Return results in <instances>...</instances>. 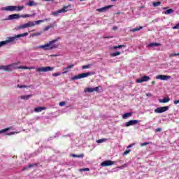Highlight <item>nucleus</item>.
Listing matches in <instances>:
<instances>
[{
  "label": "nucleus",
  "instance_id": "1",
  "mask_svg": "<svg viewBox=\"0 0 179 179\" xmlns=\"http://www.w3.org/2000/svg\"><path fill=\"white\" fill-rule=\"evenodd\" d=\"M58 40H59V38L50 41L45 45H41L36 46L35 48L36 50L38 48H42V50H44V51H50L51 50H55V48H58V44L56 43L57 41H58Z\"/></svg>",
  "mask_w": 179,
  "mask_h": 179
},
{
  "label": "nucleus",
  "instance_id": "2",
  "mask_svg": "<svg viewBox=\"0 0 179 179\" xmlns=\"http://www.w3.org/2000/svg\"><path fill=\"white\" fill-rule=\"evenodd\" d=\"M20 65V62H15L7 66H0V70L10 72L13 69H23V66Z\"/></svg>",
  "mask_w": 179,
  "mask_h": 179
},
{
  "label": "nucleus",
  "instance_id": "3",
  "mask_svg": "<svg viewBox=\"0 0 179 179\" xmlns=\"http://www.w3.org/2000/svg\"><path fill=\"white\" fill-rule=\"evenodd\" d=\"M20 37H23V34H20L13 37H8L6 41H0V48L1 47H5V45H8V44H10V43L15 44L16 41H17L18 38H20Z\"/></svg>",
  "mask_w": 179,
  "mask_h": 179
},
{
  "label": "nucleus",
  "instance_id": "4",
  "mask_svg": "<svg viewBox=\"0 0 179 179\" xmlns=\"http://www.w3.org/2000/svg\"><path fill=\"white\" fill-rule=\"evenodd\" d=\"M22 9H23V6H7L6 7H2L0 10L6 12H20Z\"/></svg>",
  "mask_w": 179,
  "mask_h": 179
},
{
  "label": "nucleus",
  "instance_id": "5",
  "mask_svg": "<svg viewBox=\"0 0 179 179\" xmlns=\"http://www.w3.org/2000/svg\"><path fill=\"white\" fill-rule=\"evenodd\" d=\"M92 75V73L88 72V73H83L78 74L77 76H74L73 77L71 78L72 80H76L78 79H83V78H87V76H90Z\"/></svg>",
  "mask_w": 179,
  "mask_h": 179
},
{
  "label": "nucleus",
  "instance_id": "6",
  "mask_svg": "<svg viewBox=\"0 0 179 179\" xmlns=\"http://www.w3.org/2000/svg\"><path fill=\"white\" fill-rule=\"evenodd\" d=\"M51 71H54V67L46 66L36 68V72H50Z\"/></svg>",
  "mask_w": 179,
  "mask_h": 179
},
{
  "label": "nucleus",
  "instance_id": "7",
  "mask_svg": "<svg viewBox=\"0 0 179 179\" xmlns=\"http://www.w3.org/2000/svg\"><path fill=\"white\" fill-rule=\"evenodd\" d=\"M41 22V21L28 22L27 23L23 24V29H27V27H33L36 24H40Z\"/></svg>",
  "mask_w": 179,
  "mask_h": 179
},
{
  "label": "nucleus",
  "instance_id": "8",
  "mask_svg": "<svg viewBox=\"0 0 179 179\" xmlns=\"http://www.w3.org/2000/svg\"><path fill=\"white\" fill-rule=\"evenodd\" d=\"M69 6H64V8H62L60 10H58L57 11H55V12L52 13V15L53 16H58V15H59V13H65V12H68L67 9H68V8H69Z\"/></svg>",
  "mask_w": 179,
  "mask_h": 179
},
{
  "label": "nucleus",
  "instance_id": "9",
  "mask_svg": "<svg viewBox=\"0 0 179 179\" xmlns=\"http://www.w3.org/2000/svg\"><path fill=\"white\" fill-rule=\"evenodd\" d=\"M169 108V106L159 107L155 110V113H157V114H162V113H166V111H168Z\"/></svg>",
  "mask_w": 179,
  "mask_h": 179
},
{
  "label": "nucleus",
  "instance_id": "10",
  "mask_svg": "<svg viewBox=\"0 0 179 179\" xmlns=\"http://www.w3.org/2000/svg\"><path fill=\"white\" fill-rule=\"evenodd\" d=\"M116 162L111 161V160H106L101 163V166L102 167H108V166H113L115 164Z\"/></svg>",
  "mask_w": 179,
  "mask_h": 179
},
{
  "label": "nucleus",
  "instance_id": "11",
  "mask_svg": "<svg viewBox=\"0 0 179 179\" xmlns=\"http://www.w3.org/2000/svg\"><path fill=\"white\" fill-rule=\"evenodd\" d=\"M11 129L12 127H8L4 129L0 130V134H4V135H8V136L15 135V134H16V132L15 131L8 132L9 129Z\"/></svg>",
  "mask_w": 179,
  "mask_h": 179
},
{
  "label": "nucleus",
  "instance_id": "12",
  "mask_svg": "<svg viewBox=\"0 0 179 179\" xmlns=\"http://www.w3.org/2000/svg\"><path fill=\"white\" fill-rule=\"evenodd\" d=\"M149 80H150V77L144 76L141 78L137 79L136 82V83H143V82H149Z\"/></svg>",
  "mask_w": 179,
  "mask_h": 179
},
{
  "label": "nucleus",
  "instance_id": "13",
  "mask_svg": "<svg viewBox=\"0 0 179 179\" xmlns=\"http://www.w3.org/2000/svg\"><path fill=\"white\" fill-rule=\"evenodd\" d=\"M20 19V15L19 14H11L8 16V18L5 19V20H15Z\"/></svg>",
  "mask_w": 179,
  "mask_h": 179
},
{
  "label": "nucleus",
  "instance_id": "14",
  "mask_svg": "<svg viewBox=\"0 0 179 179\" xmlns=\"http://www.w3.org/2000/svg\"><path fill=\"white\" fill-rule=\"evenodd\" d=\"M156 79H159L160 80H169V79H171V76L166 75H158L156 76Z\"/></svg>",
  "mask_w": 179,
  "mask_h": 179
},
{
  "label": "nucleus",
  "instance_id": "15",
  "mask_svg": "<svg viewBox=\"0 0 179 179\" xmlns=\"http://www.w3.org/2000/svg\"><path fill=\"white\" fill-rule=\"evenodd\" d=\"M100 89V87H88L85 89V92H88V93H93V92H99Z\"/></svg>",
  "mask_w": 179,
  "mask_h": 179
},
{
  "label": "nucleus",
  "instance_id": "16",
  "mask_svg": "<svg viewBox=\"0 0 179 179\" xmlns=\"http://www.w3.org/2000/svg\"><path fill=\"white\" fill-rule=\"evenodd\" d=\"M138 122H141V120H129V122H126L125 127H131L138 124Z\"/></svg>",
  "mask_w": 179,
  "mask_h": 179
},
{
  "label": "nucleus",
  "instance_id": "17",
  "mask_svg": "<svg viewBox=\"0 0 179 179\" xmlns=\"http://www.w3.org/2000/svg\"><path fill=\"white\" fill-rule=\"evenodd\" d=\"M73 66H75V64H71L69 66H68L67 67H65L63 69V74L65 73H68V72H69V71H71V69H72V68H73Z\"/></svg>",
  "mask_w": 179,
  "mask_h": 179
},
{
  "label": "nucleus",
  "instance_id": "18",
  "mask_svg": "<svg viewBox=\"0 0 179 179\" xmlns=\"http://www.w3.org/2000/svg\"><path fill=\"white\" fill-rule=\"evenodd\" d=\"M113 6H105V7H103V8H98L96 9L97 12H101V13H103V12H107V10H108V9H110V8H112Z\"/></svg>",
  "mask_w": 179,
  "mask_h": 179
},
{
  "label": "nucleus",
  "instance_id": "19",
  "mask_svg": "<svg viewBox=\"0 0 179 179\" xmlns=\"http://www.w3.org/2000/svg\"><path fill=\"white\" fill-rule=\"evenodd\" d=\"M37 5H38V3H36V1H29L26 6H37Z\"/></svg>",
  "mask_w": 179,
  "mask_h": 179
},
{
  "label": "nucleus",
  "instance_id": "20",
  "mask_svg": "<svg viewBox=\"0 0 179 179\" xmlns=\"http://www.w3.org/2000/svg\"><path fill=\"white\" fill-rule=\"evenodd\" d=\"M132 113H127L122 115L123 120H127V118H129V117H131Z\"/></svg>",
  "mask_w": 179,
  "mask_h": 179
},
{
  "label": "nucleus",
  "instance_id": "21",
  "mask_svg": "<svg viewBox=\"0 0 179 179\" xmlns=\"http://www.w3.org/2000/svg\"><path fill=\"white\" fill-rule=\"evenodd\" d=\"M45 107H38L35 108L34 111L35 113H41L43 110H45Z\"/></svg>",
  "mask_w": 179,
  "mask_h": 179
},
{
  "label": "nucleus",
  "instance_id": "22",
  "mask_svg": "<svg viewBox=\"0 0 179 179\" xmlns=\"http://www.w3.org/2000/svg\"><path fill=\"white\" fill-rule=\"evenodd\" d=\"M159 103H169L170 101V98L165 97L162 99H159Z\"/></svg>",
  "mask_w": 179,
  "mask_h": 179
},
{
  "label": "nucleus",
  "instance_id": "23",
  "mask_svg": "<svg viewBox=\"0 0 179 179\" xmlns=\"http://www.w3.org/2000/svg\"><path fill=\"white\" fill-rule=\"evenodd\" d=\"M160 45V43H150L147 45V47L150 48V47H159Z\"/></svg>",
  "mask_w": 179,
  "mask_h": 179
},
{
  "label": "nucleus",
  "instance_id": "24",
  "mask_svg": "<svg viewBox=\"0 0 179 179\" xmlns=\"http://www.w3.org/2000/svg\"><path fill=\"white\" fill-rule=\"evenodd\" d=\"M71 156L72 157H78V158L83 159V157H84L85 155L83 154H80L79 155H78L76 154H71Z\"/></svg>",
  "mask_w": 179,
  "mask_h": 179
},
{
  "label": "nucleus",
  "instance_id": "25",
  "mask_svg": "<svg viewBox=\"0 0 179 179\" xmlns=\"http://www.w3.org/2000/svg\"><path fill=\"white\" fill-rule=\"evenodd\" d=\"M35 166H37V164H29L27 167L24 166L23 168V170H27V169H31V167H34Z\"/></svg>",
  "mask_w": 179,
  "mask_h": 179
},
{
  "label": "nucleus",
  "instance_id": "26",
  "mask_svg": "<svg viewBox=\"0 0 179 179\" xmlns=\"http://www.w3.org/2000/svg\"><path fill=\"white\" fill-rule=\"evenodd\" d=\"M174 13V10L170 8L165 11V15H171V13Z\"/></svg>",
  "mask_w": 179,
  "mask_h": 179
},
{
  "label": "nucleus",
  "instance_id": "27",
  "mask_svg": "<svg viewBox=\"0 0 179 179\" xmlns=\"http://www.w3.org/2000/svg\"><path fill=\"white\" fill-rule=\"evenodd\" d=\"M33 97V94H28L23 96V100H29V99H31Z\"/></svg>",
  "mask_w": 179,
  "mask_h": 179
},
{
  "label": "nucleus",
  "instance_id": "28",
  "mask_svg": "<svg viewBox=\"0 0 179 179\" xmlns=\"http://www.w3.org/2000/svg\"><path fill=\"white\" fill-rule=\"evenodd\" d=\"M34 16H36V13H32V14H25L23 15V17H34Z\"/></svg>",
  "mask_w": 179,
  "mask_h": 179
},
{
  "label": "nucleus",
  "instance_id": "29",
  "mask_svg": "<svg viewBox=\"0 0 179 179\" xmlns=\"http://www.w3.org/2000/svg\"><path fill=\"white\" fill-rule=\"evenodd\" d=\"M106 141H108V138H101L96 141V143H103V142H106Z\"/></svg>",
  "mask_w": 179,
  "mask_h": 179
},
{
  "label": "nucleus",
  "instance_id": "30",
  "mask_svg": "<svg viewBox=\"0 0 179 179\" xmlns=\"http://www.w3.org/2000/svg\"><path fill=\"white\" fill-rule=\"evenodd\" d=\"M141 29H143L142 27H136L131 29V31H132L133 33H135V31H139V30H141Z\"/></svg>",
  "mask_w": 179,
  "mask_h": 179
},
{
  "label": "nucleus",
  "instance_id": "31",
  "mask_svg": "<svg viewBox=\"0 0 179 179\" xmlns=\"http://www.w3.org/2000/svg\"><path fill=\"white\" fill-rule=\"evenodd\" d=\"M161 4H162V2H160V1H156V2L152 3V5L155 8H156L157 6H160Z\"/></svg>",
  "mask_w": 179,
  "mask_h": 179
},
{
  "label": "nucleus",
  "instance_id": "32",
  "mask_svg": "<svg viewBox=\"0 0 179 179\" xmlns=\"http://www.w3.org/2000/svg\"><path fill=\"white\" fill-rule=\"evenodd\" d=\"M120 52H115L113 53H110L111 57H117V55H120Z\"/></svg>",
  "mask_w": 179,
  "mask_h": 179
},
{
  "label": "nucleus",
  "instance_id": "33",
  "mask_svg": "<svg viewBox=\"0 0 179 179\" xmlns=\"http://www.w3.org/2000/svg\"><path fill=\"white\" fill-rule=\"evenodd\" d=\"M92 66V64L84 65L82 66L83 69H89Z\"/></svg>",
  "mask_w": 179,
  "mask_h": 179
},
{
  "label": "nucleus",
  "instance_id": "34",
  "mask_svg": "<svg viewBox=\"0 0 179 179\" xmlns=\"http://www.w3.org/2000/svg\"><path fill=\"white\" fill-rule=\"evenodd\" d=\"M122 47H124V45H119L117 46H113V50H117V48H122Z\"/></svg>",
  "mask_w": 179,
  "mask_h": 179
},
{
  "label": "nucleus",
  "instance_id": "35",
  "mask_svg": "<svg viewBox=\"0 0 179 179\" xmlns=\"http://www.w3.org/2000/svg\"><path fill=\"white\" fill-rule=\"evenodd\" d=\"M50 21V18H46V19H44V20H38L37 22H40V23H43V22H48Z\"/></svg>",
  "mask_w": 179,
  "mask_h": 179
},
{
  "label": "nucleus",
  "instance_id": "36",
  "mask_svg": "<svg viewBox=\"0 0 179 179\" xmlns=\"http://www.w3.org/2000/svg\"><path fill=\"white\" fill-rule=\"evenodd\" d=\"M31 36L32 37H36L37 36H41V32H37V33H35V34H32Z\"/></svg>",
  "mask_w": 179,
  "mask_h": 179
},
{
  "label": "nucleus",
  "instance_id": "37",
  "mask_svg": "<svg viewBox=\"0 0 179 179\" xmlns=\"http://www.w3.org/2000/svg\"><path fill=\"white\" fill-rule=\"evenodd\" d=\"M141 146H146V145H150V143L149 142H145V143H141Z\"/></svg>",
  "mask_w": 179,
  "mask_h": 179
},
{
  "label": "nucleus",
  "instance_id": "38",
  "mask_svg": "<svg viewBox=\"0 0 179 179\" xmlns=\"http://www.w3.org/2000/svg\"><path fill=\"white\" fill-rule=\"evenodd\" d=\"M130 152H131V150H126L123 153V155L127 156V155H128Z\"/></svg>",
  "mask_w": 179,
  "mask_h": 179
},
{
  "label": "nucleus",
  "instance_id": "39",
  "mask_svg": "<svg viewBox=\"0 0 179 179\" xmlns=\"http://www.w3.org/2000/svg\"><path fill=\"white\" fill-rule=\"evenodd\" d=\"M90 169L89 168H85V169H80V171H90Z\"/></svg>",
  "mask_w": 179,
  "mask_h": 179
},
{
  "label": "nucleus",
  "instance_id": "40",
  "mask_svg": "<svg viewBox=\"0 0 179 179\" xmlns=\"http://www.w3.org/2000/svg\"><path fill=\"white\" fill-rule=\"evenodd\" d=\"M59 75H61V73H55L52 74V76L57 78V76H59Z\"/></svg>",
  "mask_w": 179,
  "mask_h": 179
},
{
  "label": "nucleus",
  "instance_id": "41",
  "mask_svg": "<svg viewBox=\"0 0 179 179\" xmlns=\"http://www.w3.org/2000/svg\"><path fill=\"white\" fill-rule=\"evenodd\" d=\"M59 106H60V107H64V106H65V101H62L59 103Z\"/></svg>",
  "mask_w": 179,
  "mask_h": 179
},
{
  "label": "nucleus",
  "instance_id": "42",
  "mask_svg": "<svg viewBox=\"0 0 179 179\" xmlns=\"http://www.w3.org/2000/svg\"><path fill=\"white\" fill-rule=\"evenodd\" d=\"M173 29L174 30H176V29H179V23L177 24L175 27H173Z\"/></svg>",
  "mask_w": 179,
  "mask_h": 179
},
{
  "label": "nucleus",
  "instance_id": "43",
  "mask_svg": "<svg viewBox=\"0 0 179 179\" xmlns=\"http://www.w3.org/2000/svg\"><path fill=\"white\" fill-rule=\"evenodd\" d=\"M50 29H51V27H50V25H49L45 28V31H48V30Z\"/></svg>",
  "mask_w": 179,
  "mask_h": 179
},
{
  "label": "nucleus",
  "instance_id": "44",
  "mask_svg": "<svg viewBox=\"0 0 179 179\" xmlns=\"http://www.w3.org/2000/svg\"><path fill=\"white\" fill-rule=\"evenodd\" d=\"M23 69H34V67H26V66H23Z\"/></svg>",
  "mask_w": 179,
  "mask_h": 179
},
{
  "label": "nucleus",
  "instance_id": "45",
  "mask_svg": "<svg viewBox=\"0 0 179 179\" xmlns=\"http://www.w3.org/2000/svg\"><path fill=\"white\" fill-rule=\"evenodd\" d=\"M179 55V53H173L171 55V57H177Z\"/></svg>",
  "mask_w": 179,
  "mask_h": 179
},
{
  "label": "nucleus",
  "instance_id": "46",
  "mask_svg": "<svg viewBox=\"0 0 179 179\" xmlns=\"http://www.w3.org/2000/svg\"><path fill=\"white\" fill-rule=\"evenodd\" d=\"M17 87H18L19 89H23V85H17Z\"/></svg>",
  "mask_w": 179,
  "mask_h": 179
},
{
  "label": "nucleus",
  "instance_id": "47",
  "mask_svg": "<svg viewBox=\"0 0 179 179\" xmlns=\"http://www.w3.org/2000/svg\"><path fill=\"white\" fill-rule=\"evenodd\" d=\"M178 103H179V100H175L173 101V104H176V105L178 104Z\"/></svg>",
  "mask_w": 179,
  "mask_h": 179
},
{
  "label": "nucleus",
  "instance_id": "48",
  "mask_svg": "<svg viewBox=\"0 0 179 179\" xmlns=\"http://www.w3.org/2000/svg\"><path fill=\"white\" fill-rule=\"evenodd\" d=\"M55 22L53 23V24H50L49 26H50V29L51 28H52V27H54V24H55Z\"/></svg>",
  "mask_w": 179,
  "mask_h": 179
},
{
  "label": "nucleus",
  "instance_id": "49",
  "mask_svg": "<svg viewBox=\"0 0 179 179\" xmlns=\"http://www.w3.org/2000/svg\"><path fill=\"white\" fill-rule=\"evenodd\" d=\"M156 132H160V131H162V129L161 128H157L156 129Z\"/></svg>",
  "mask_w": 179,
  "mask_h": 179
},
{
  "label": "nucleus",
  "instance_id": "50",
  "mask_svg": "<svg viewBox=\"0 0 179 179\" xmlns=\"http://www.w3.org/2000/svg\"><path fill=\"white\" fill-rule=\"evenodd\" d=\"M29 33L25 32L23 34V37H26V36H28Z\"/></svg>",
  "mask_w": 179,
  "mask_h": 179
},
{
  "label": "nucleus",
  "instance_id": "51",
  "mask_svg": "<svg viewBox=\"0 0 179 179\" xmlns=\"http://www.w3.org/2000/svg\"><path fill=\"white\" fill-rule=\"evenodd\" d=\"M132 146H134V144H130L129 145H128L127 148L129 149V148H132Z\"/></svg>",
  "mask_w": 179,
  "mask_h": 179
},
{
  "label": "nucleus",
  "instance_id": "52",
  "mask_svg": "<svg viewBox=\"0 0 179 179\" xmlns=\"http://www.w3.org/2000/svg\"><path fill=\"white\" fill-rule=\"evenodd\" d=\"M44 2H50V1H54V0H42Z\"/></svg>",
  "mask_w": 179,
  "mask_h": 179
},
{
  "label": "nucleus",
  "instance_id": "53",
  "mask_svg": "<svg viewBox=\"0 0 179 179\" xmlns=\"http://www.w3.org/2000/svg\"><path fill=\"white\" fill-rule=\"evenodd\" d=\"M57 136H59V133H57V134H55V136H54V138H57Z\"/></svg>",
  "mask_w": 179,
  "mask_h": 179
},
{
  "label": "nucleus",
  "instance_id": "54",
  "mask_svg": "<svg viewBox=\"0 0 179 179\" xmlns=\"http://www.w3.org/2000/svg\"><path fill=\"white\" fill-rule=\"evenodd\" d=\"M151 84H152V85H156V82L152 81V82L151 83Z\"/></svg>",
  "mask_w": 179,
  "mask_h": 179
},
{
  "label": "nucleus",
  "instance_id": "55",
  "mask_svg": "<svg viewBox=\"0 0 179 179\" xmlns=\"http://www.w3.org/2000/svg\"><path fill=\"white\" fill-rule=\"evenodd\" d=\"M146 96H147L148 97H150V96H152V94H147Z\"/></svg>",
  "mask_w": 179,
  "mask_h": 179
},
{
  "label": "nucleus",
  "instance_id": "56",
  "mask_svg": "<svg viewBox=\"0 0 179 179\" xmlns=\"http://www.w3.org/2000/svg\"><path fill=\"white\" fill-rule=\"evenodd\" d=\"M17 29H23V25H20Z\"/></svg>",
  "mask_w": 179,
  "mask_h": 179
},
{
  "label": "nucleus",
  "instance_id": "57",
  "mask_svg": "<svg viewBox=\"0 0 179 179\" xmlns=\"http://www.w3.org/2000/svg\"><path fill=\"white\" fill-rule=\"evenodd\" d=\"M113 30H117V27H113Z\"/></svg>",
  "mask_w": 179,
  "mask_h": 179
},
{
  "label": "nucleus",
  "instance_id": "58",
  "mask_svg": "<svg viewBox=\"0 0 179 179\" xmlns=\"http://www.w3.org/2000/svg\"><path fill=\"white\" fill-rule=\"evenodd\" d=\"M123 167H127V164H124L123 165Z\"/></svg>",
  "mask_w": 179,
  "mask_h": 179
},
{
  "label": "nucleus",
  "instance_id": "59",
  "mask_svg": "<svg viewBox=\"0 0 179 179\" xmlns=\"http://www.w3.org/2000/svg\"><path fill=\"white\" fill-rule=\"evenodd\" d=\"M20 99H23V96H20Z\"/></svg>",
  "mask_w": 179,
  "mask_h": 179
},
{
  "label": "nucleus",
  "instance_id": "60",
  "mask_svg": "<svg viewBox=\"0 0 179 179\" xmlns=\"http://www.w3.org/2000/svg\"><path fill=\"white\" fill-rule=\"evenodd\" d=\"M113 2H115V1H117V0H111Z\"/></svg>",
  "mask_w": 179,
  "mask_h": 179
},
{
  "label": "nucleus",
  "instance_id": "61",
  "mask_svg": "<svg viewBox=\"0 0 179 179\" xmlns=\"http://www.w3.org/2000/svg\"><path fill=\"white\" fill-rule=\"evenodd\" d=\"M23 87H24H24H27L25 85H23Z\"/></svg>",
  "mask_w": 179,
  "mask_h": 179
},
{
  "label": "nucleus",
  "instance_id": "62",
  "mask_svg": "<svg viewBox=\"0 0 179 179\" xmlns=\"http://www.w3.org/2000/svg\"><path fill=\"white\" fill-rule=\"evenodd\" d=\"M164 9H167V8L165 7V8H164Z\"/></svg>",
  "mask_w": 179,
  "mask_h": 179
},
{
  "label": "nucleus",
  "instance_id": "63",
  "mask_svg": "<svg viewBox=\"0 0 179 179\" xmlns=\"http://www.w3.org/2000/svg\"><path fill=\"white\" fill-rule=\"evenodd\" d=\"M80 1H85V0H80Z\"/></svg>",
  "mask_w": 179,
  "mask_h": 179
},
{
  "label": "nucleus",
  "instance_id": "64",
  "mask_svg": "<svg viewBox=\"0 0 179 179\" xmlns=\"http://www.w3.org/2000/svg\"><path fill=\"white\" fill-rule=\"evenodd\" d=\"M69 1H73V0H69Z\"/></svg>",
  "mask_w": 179,
  "mask_h": 179
}]
</instances>
